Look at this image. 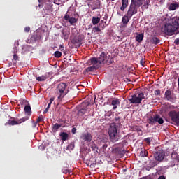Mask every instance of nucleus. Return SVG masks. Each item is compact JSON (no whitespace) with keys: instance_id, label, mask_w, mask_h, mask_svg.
I'll list each match as a JSON object with an SVG mask.
<instances>
[{"instance_id":"nucleus-1","label":"nucleus","mask_w":179,"mask_h":179,"mask_svg":"<svg viewBox=\"0 0 179 179\" xmlns=\"http://www.w3.org/2000/svg\"><path fill=\"white\" fill-rule=\"evenodd\" d=\"M162 31L166 35L171 36L174 34H178L179 32V17H173L164 23V26L162 27Z\"/></svg>"},{"instance_id":"nucleus-2","label":"nucleus","mask_w":179,"mask_h":179,"mask_svg":"<svg viewBox=\"0 0 179 179\" xmlns=\"http://www.w3.org/2000/svg\"><path fill=\"white\" fill-rule=\"evenodd\" d=\"M110 56L106 53V52H102L99 57H92L91 64L94 65V71L99 69L101 63H108Z\"/></svg>"},{"instance_id":"nucleus-3","label":"nucleus","mask_w":179,"mask_h":179,"mask_svg":"<svg viewBox=\"0 0 179 179\" xmlns=\"http://www.w3.org/2000/svg\"><path fill=\"white\" fill-rule=\"evenodd\" d=\"M166 110H169L168 115L173 122H175L179 126V110H177L178 106L175 105H166Z\"/></svg>"},{"instance_id":"nucleus-4","label":"nucleus","mask_w":179,"mask_h":179,"mask_svg":"<svg viewBox=\"0 0 179 179\" xmlns=\"http://www.w3.org/2000/svg\"><path fill=\"white\" fill-rule=\"evenodd\" d=\"M119 124L111 123L108 129V135L111 142H118L120 136L118 134Z\"/></svg>"},{"instance_id":"nucleus-5","label":"nucleus","mask_w":179,"mask_h":179,"mask_svg":"<svg viewBox=\"0 0 179 179\" xmlns=\"http://www.w3.org/2000/svg\"><path fill=\"white\" fill-rule=\"evenodd\" d=\"M56 92L58 95L57 100L59 101H62L63 98L69 92L67 84L66 83H59L56 87Z\"/></svg>"},{"instance_id":"nucleus-6","label":"nucleus","mask_w":179,"mask_h":179,"mask_svg":"<svg viewBox=\"0 0 179 179\" xmlns=\"http://www.w3.org/2000/svg\"><path fill=\"white\" fill-rule=\"evenodd\" d=\"M176 164V170H178V169H179V155H178V153H172L171 159L168 162L167 169L175 167Z\"/></svg>"},{"instance_id":"nucleus-7","label":"nucleus","mask_w":179,"mask_h":179,"mask_svg":"<svg viewBox=\"0 0 179 179\" xmlns=\"http://www.w3.org/2000/svg\"><path fill=\"white\" fill-rule=\"evenodd\" d=\"M145 99V94L143 92H138L131 95L129 98V101L131 103H141L142 99Z\"/></svg>"},{"instance_id":"nucleus-8","label":"nucleus","mask_w":179,"mask_h":179,"mask_svg":"<svg viewBox=\"0 0 179 179\" xmlns=\"http://www.w3.org/2000/svg\"><path fill=\"white\" fill-rule=\"evenodd\" d=\"M156 122H158L160 124L164 123V120L159 113H157L155 116H150L149 117V123L154 124L156 123Z\"/></svg>"},{"instance_id":"nucleus-9","label":"nucleus","mask_w":179,"mask_h":179,"mask_svg":"<svg viewBox=\"0 0 179 179\" xmlns=\"http://www.w3.org/2000/svg\"><path fill=\"white\" fill-rule=\"evenodd\" d=\"M154 157L157 162H162L163 160H164L165 152H164V150H158L154 154Z\"/></svg>"},{"instance_id":"nucleus-10","label":"nucleus","mask_w":179,"mask_h":179,"mask_svg":"<svg viewBox=\"0 0 179 179\" xmlns=\"http://www.w3.org/2000/svg\"><path fill=\"white\" fill-rule=\"evenodd\" d=\"M128 9H129V18L130 20L131 18H132L133 15H134V14H136L135 1L134 0H131Z\"/></svg>"},{"instance_id":"nucleus-11","label":"nucleus","mask_w":179,"mask_h":179,"mask_svg":"<svg viewBox=\"0 0 179 179\" xmlns=\"http://www.w3.org/2000/svg\"><path fill=\"white\" fill-rule=\"evenodd\" d=\"M81 141H83L84 142H92V136L91 133H89V131H85V133H82L80 136Z\"/></svg>"},{"instance_id":"nucleus-12","label":"nucleus","mask_w":179,"mask_h":179,"mask_svg":"<svg viewBox=\"0 0 179 179\" xmlns=\"http://www.w3.org/2000/svg\"><path fill=\"white\" fill-rule=\"evenodd\" d=\"M29 116H24V117H21V119H19L18 120H8L5 123L6 125L7 124H18L19 123H22V122H26V120H28Z\"/></svg>"},{"instance_id":"nucleus-13","label":"nucleus","mask_w":179,"mask_h":179,"mask_svg":"<svg viewBox=\"0 0 179 179\" xmlns=\"http://www.w3.org/2000/svg\"><path fill=\"white\" fill-rule=\"evenodd\" d=\"M71 43L76 46V48H80L82 45V38L79 36H76L71 41Z\"/></svg>"},{"instance_id":"nucleus-14","label":"nucleus","mask_w":179,"mask_h":179,"mask_svg":"<svg viewBox=\"0 0 179 179\" xmlns=\"http://www.w3.org/2000/svg\"><path fill=\"white\" fill-rule=\"evenodd\" d=\"M143 4V0H134L135 13L136 14L138 12V8Z\"/></svg>"},{"instance_id":"nucleus-15","label":"nucleus","mask_w":179,"mask_h":179,"mask_svg":"<svg viewBox=\"0 0 179 179\" xmlns=\"http://www.w3.org/2000/svg\"><path fill=\"white\" fill-rule=\"evenodd\" d=\"M121 99L119 98H115V99H112L111 105H113V109H117V106L120 105Z\"/></svg>"},{"instance_id":"nucleus-16","label":"nucleus","mask_w":179,"mask_h":179,"mask_svg":"<svg viewBox=\"0 0 179 179\" xmlns=\"http://www.w3.org/2000/svg\"><path fill=\"white\" fill-rule=\"evenodd\" d=\"M59 136H60L61 141H63V142H64V141H68L69 138V134H68L66 131H61L59 133Z\"/></svg>"},{"instance_id":"nucleus-17","label":"nucleus","mask_w":179,"mask_h":179,"mask_svg":"<svg viewBox=\"0 0 179 179\" xmlns=\"http://www.w3.org/2000/svg\"><path fill=\"white\" fill-rule=\"evenodd\" d=\"M164 96L167 101H173V99L171 90H166L165 91Z\"/></svg>"},{"instance_id":"nucleus-18","label":"nucleus","mask_w":179,"mask_h":179,"mask_svg":"<svg viewBox=\"0 0 179 179\" xmlns=\"http://www.w3.org/2000/svg\"><path fill=\"white\" fill-rule=\"evenodd\" d=\"M177 8H179V3H171L168 7L169 11H175Z\"/></svg>"},{"instance_id":"nucleus-19","label":"nucleus","mask_w":179,"mask_h":179,"mask_svg":"<svg viewBox=\"0 0 179 179\" xmlns=\"http://www.w3.org/2000/svg\"><path fill=\"white\" fill-rule=\"evenodd\" d=\"M129 13V8H128L126 15H124L122 19V23L124 24L125 25H127L130 21Z\"/></svg>"},{"instance_id":"nucleus-20","label":"nucleus","mask_w":179,"mask_h":179,"mask_svg":"<svg viewBox=\"0 0 179 179\" xmlns=\"http://www.w3.org/2000/svg\"><path fill=\"white\" fill-rule=\"evenodd\" d=\"M129 6V0H122V6L120 7L121 11H125Z\"/></svg>"},{"instance_id":"nucleus-21","label":"nucleus","mask_w":179,"mask_h":179,"mask_svg":"<svg viewBox=\"0 0 179 179\" xmlns=\"http://www.w3.org/2000/svg\"><path fill=\"white\" fill-rule=\"evenodd\" d=\"M24 110L27 115H31V106H30V105H26L24 108Z\"/></svg>"},{"instance_id":"nucleus-22","label":"nucleus","mask_w":179,"mask_h":179,"mask_svg":"<svg viewBox=\"0 0 179 179\" xmlns=\"http://www.w3.org/2000/svg\"><path fill=\"white\" fill-rule=\"evenodd\" d=\"M143 38H144V35L143 34H138L136 36V41H137V42H142V41H143Z\"/></svg>"},{"instance_id":"nucleus-23","label":"nucleus","mask_w":179,"mask_h":179,"mask_svg":"<svg viewBox=\"0 0 179 179\" xmlns=\"http://www.w3.org/2000/svg\"><path fill=\"white\" fill-rule=\"evenodd\" d=\"M62 124H59V123H55L52 126V131L53 132H57L58 129L61 128Z\"/></svg>"},{"instance_id":"nucleus-24","label":"nucleus","mask_w":179,"mask_h":179,"mask_svg":"<svg viewBox=\"0 0 179 179\" xmlns=\"http://www.w3.org/2000/svg\"><path fill=\"white\" fill-rule=\"evenodd\" d=\"M62 34L63 35L64 39H65V41H67L69 38V32L64 31V29H62Z\"/></svg>"},{"instance_id":"nucleus-25","label":"nucleus","mask_w":179,"mask_h":179,"mask_svg":"<svg viewBox=\"0 0 179 179\" xmlns=\"http://www.w3.org/2000/svg\"><path fill=\"white\" fill-rule=\"evenodd\" d=\"M92 22L94 25H96L100 22V18L99 17H92Z\"/></svg>"},{"instance_id":"nucleus-26","label":"nucleus","mask_w":179,"mask_h":179,"mask_svg":"<svg viewBox=\"0 0 179 179\" xmlns=\"http://www.w3.org/2000/svg\"><path fill=\"white\" fill-rule=\"evenodd\" d=\"M134 131H136L139 136H142V135H143V131L142 129H140V127H138V126H136V127H134Z\"/></svg>"},{"instance_id":"nucleus-27","label":"nucleus","mask_w":179,"mask_h":179,"mask_svg":"<svg viewBox=\"0 0 179 179\" xmlns=\"http://www.w3.org/2000/svg\"><path fill=\"white\" fill-rule=\"evenodd\" d=\"M17 52V49L15 48V49L14 50V55H13V60H15V62H17V60H18V59H19V56H18Z\"/></svg>"},{"instance_id":"nucleus-28","label":"nucleus","mask_w":179,"mask_h":179,"mask_svg":"<svg viewBox=\"0 0 179 179\" xmlns=\"http://www.w3.org/2000/svg\"><path fill=\"white\" fill-rule=\"evenodd\" d=\"M74 148H75L74 141H71V143H70V144H69V145L67 146V149L69 150H73Z\"/></svg>"},{"instance_id":"nucleus-29","label":"nucleus","mask_w":179,"mask_h":179,"mask_svg":"<svg viewBox=\"0 0 179 179\" xmlns=\"http://www.w3.org/2000/svg\"><path fill=\"white\" fill-rule=\"evenodd\" d=\"M48 77L47 76H41L38 77H36V80H38V81H45V80H47Z\"/></svg>"},{"instance_id":"nucleus-30","label":"nucleus","mask_w":179,"mask_h":179,"mask_svg":"<svg viewBox=\"0 0 179 179\" xmlns=\"http://www.w3.org/2000/svg\"><path fill=\"white\" fill-rule=\"evenodd\" d=\"M141 157H147L149 155L147 150H142L140 153Z\"/></svg>"},{"instance_id":"nucleus-31","label":"nucleus","mask_w":179,"mask_h":179,"mask_svg":"<svg viewBox=\"0 0 179 179\" xmlns=\"http://www.w3.org/2000/svg\"><path fill=\"white\" fill-rule=\"evenodd\" d=\"M152 43H155V45H157V43H159L160 39L157 38V36H154L152 39Z\"/></svg>"},{"instance_id":"nucleus-32","label":"nucleus","mask_w":179,"mask_h":179,"mask_svg":"<svg viewBox=\"0 0 179 179\" xmlns=\"http://www.w3.org/2000/svg\"><path fill=\"white\" fill-rule=\"evenodd\" d=\"M78 20L74 17H70L69 23L73 25L76 22H77Z\"/></svg>"},{"instance_id":"nucleus-33","label":"nucleus","mask_w":179,"mask_h":179,"mask_svg":"<svg viewBox=\"0 0 179 179\" xmlns=\"http://www.w3.org/2000/svg\"><path fill=\"white\" fill-rule=\"evenodd\" d=\"M85 71H87V73L94 71V64H92V66H90V67H87V69H85Z\"/></svg>"},{"instance_id":"nucleus-34","label":"nucleus","mask_w":179,"mask_h":179,"mask_svg":"<svg viewBox=\"0 0 179 179\" xmlns=\"http://www.w3.org/2000/svg\"><path fill=\"white\" fill-rule=\"evenodd\" d=\"M158 163L157 161H153V162H150V166L151 167H156V166H157Z\"/></svg>"},{"instance_id":"nucleus-35","label":"nucleus","mask_w":179,"mask_h":179,"mask_svg":"<svg viewBox=\"0 0 179 179\" xmlns=\"http://www.w3.org/2000/svg\"><path fill=\"white\" fill-rule=\"evenodd\" d=\"M62 53V52H59V50H56V52H55V57H61Z\"/></svg>"},{"instance_id":"nucleus-36","label":"nucleus","mask_w":179,"mask_h":179,"mask_svg":"<svg viewBox=\"0 0 179 179\" xmlns=\"http://www.w3.org/2000/svg\"><path fill=\"white\" fill-rule=\"evenodd\" d=\"M87 110V108H81V109H80L79 110V113H81V115H84L85 113H86Z\"/></svg>"},{"instance_id":"nucleus-37","label":"nucleus","mask_w":179,"mask_h":179,"mask_svg":"<svg viewBox=\"0 0 179 179\" xmlns=\"http://www.w3.org/2000/svg\"><path fill=\"white\" fill-rule=\"evenodd\" d=\"M64 18V20H65L66 21H69V22L70 15H69V14H68V13H66L65 14Z\"/></svg>"},{"instance_id":"nucleus-38","label":"nucleus","mask_w":179,"mask_h":179,"mask_svg":"<svg viewBox=\"0 0 179 179\" xmlns=\"http://www.w3.org/2000/svg\"><path fill=\"white\" fill-rule=\"evenodd\" d=\"M94 29V32H101V28H99V27H93Z\"/></svg>"},{"instance_id":"nucleus-39","label":"nucleus","mask_w":179,"mask_h":179,"mask_svg":"<svg viewBox=\"0 0 179 179\" xmlns=\"http://www.w3.org/2000/svg\"><path fill=\"white\" fill-rule=\"evenodd\" d=\"M62 171L64 174H68V173L71 172V170H69L68 169H62Z\"/></svg>"},{"instance_id":"nucleus-40","label":"nucleus","mask_w":179,"mask_h":179,"mask_svg":"<svg viewBox=\"0 0 179 179\" xmlns=\"http://www.w3.org/2000/svg\"><path fill=\"white\" fill-rule=\"evenodd\" d=\"M145 60L144 57H141V60H140V64H141V66H145Z\"/></svg>"},{"instance_id":"nucleus-41","label":"nucleus","mask_w":179,"mask_h":179,"mask_svg":"<svg viewBox=\"0 0 179 179\" xmlns=\"http://www.w3.org/2000/svg\"><path fill=\"white\" fill-rule=\"evenodd\" d=\"M41 120H43V115H41L40 116H38V117H37V123L41 122Z\"/></svg>"},{"instance_id":"nucleus-42","label":"nucleus","mask_w":179,"mask_h":179,"mask_svg":"<svg viewBox=\"0 0 179 179\" xmlns=\"http://www.w3.org/2000/svg\"><path fill=\"white\" fill-rule=\"evenodd\" d=\"M154 92H155V95H160L161 90H155Z\"/></svg>"},{"instance_id":"nucleus-43","label":"nucleus","mask_w":179,"mask_h":179,"mask_svg":"<svg viewBox=\"0 0 179 179\" xmlns=\"http://www.w3.org/2000/svg\"><path fill=\"white\" fill-rule=\"evenodd\" d=\"M32 123H33V128H36V126H37V119H36V121L34 122V120H32Z\"/></svg>"},{"instance_id":"nucleus-44","label":"nucleus","mask_w":179,"mask_h":179,"mask_svg":"<svg viewBox=\"0 0 179 179\" xmlns=\"http://www.w3.org/2000/svg\"><path fill=\"white\" fill-rule=\"evenodd\" d=\"M76 131H77L76 127H73L71 130V133L73 134V135H75V134H76Z\"/></svg>"},{"instance_id":"nucleus-45","label":"nucleus","mask_w":179,"mask_h":179,"mask_svg":"<svg viewBox=\"0 0 179 179\" xmlns=\"http://www.w3.org/2000/svg\"><path fill=\"white\" fill-rule=\"evenodd\" d=\"M145 142H147V143H150V142H151L150 137H146L145 138Z\"/></svg>"},{"instance_id":"nucleus-46","label":"nucleus","mask_w":179,"mask_h":179,"mask_svg":"<svg viewBox=\"0 0 179 179\" xmlns=\"http://www.w3.org/2000/svg\"><path fill=\"white\" fill-rule=\"evenodd\" d=\"M174 43L175 45H179V38H177L176 39H175Z\"/></svg>"},{"instance_id":"nucleus-47","label":"nucleus","mask_w":179,"mask_h":179,"mask_svg":"<svg viewBox=\"0 0 179 179\" xmlns=\"http://www.w3.org/2000/svg\"><path fill=\"white\" fill-rule=\"evenodd\" d=\"M30 31V27H25L24 31L25 32H29Z\"/></svg>"},{"instance_id":"nucleus-48","label":"nucleus","mask_w":179,"mask_h":179,"mask_svg":"<svg viewBox=\"0 0 179 179\" xmlns=\"http://www.w3.org/2000/svg\"><path fill=\"white\" fill-rule=\"evenodd\" d=\"M49 110V108H48V106L45 108V109L43 110V113H47V112H48Z\"/></svg>"},{"instance_id":"nucleus-49","label":"nucleus","mask_w":179,"mask_h":179,"mask_svg":"<svg viewBox=\"0 0 179 179\" xmlns=\"http://www.w3.org/2000/svg\"><path fill=\"white\" fill-rule=\"evenodd\" d=\"M54 100H55V96H52L51 98H50V105L52 103Z\"/></svg>"},{"instance_id":"nucleus-50","label":"nucleus","mask_w":179,"mask_h":179,"mask_svg":"<svg viewBox=\"0 0 179 179\" xmlns=\"http://www.w3.org/2000/svg\"><path fill=\"white\" fill-rule=\"evenodd\" d=\"M144 8H149V3H145L144 5H143Z\"/></svg>"},{"instance_id":"nucleus-51","label":"nucleus","mask_w":179,"mask_h":179,"mask_svg":"<svg viewBox=\"0 0 179 179\" xmlns=\"http://www.w3.org/2000/svg\"><path fill=\"white\" fill-rule=\"evenodd\" d=\"M92 150H96V149H97V147L96 145H95V144H93V145H92Z\"/></svg>"},{"instance_id":"nucleus-52","label":"nucleus","mask_w":179,"mask_h":179,"mask_svg":"<svg viewBox=\"0 0 179 179\" xmlns=\"http://www.w3.org/2000/svg\"><path fill=\"white\" fill-rule=\"evenodd\" d=\"M158 179H166L165 176H160Z\"/></svg>"},{"instance_id":"nucleus-53","label":"nucleus","mask_w":179,"mask_h":179,"mask_svg":"<svg viewBox=\"0 0 179 179\" xmlns=\"http://www.w3.org/2000/svg\"><path fill=\"white\" fill-rule=\"evenodd\" d=\"M115 120H116V121L120 120V116H116L115 117Z\"/></svg>"},{"instance_id":"nucleus-54","label":"nucleus","mask_w":179,"mask_h":179,"mask_svg":"<svg viewBox=\"0 0 179 179\" xmlns=\"http://www.w3.org/2000/svg\"><path fill=\"white\" fill-rule=\"evenodd\" d=\"M59 49H60V50H64V46H63V45H61L59 46Z\"/></svg>"},{"instance_id":"nucleus-55","label":"nucleus","mask_w":179,"mask_h":179,"mask_svg":"<svg viewBox=\"0 0 179 179\" xmlns=\"http://www.w3.org/2000/svg\"><path fill=\"white\" fill-rule=\"evenodd\" d=\"M48 109H50V106H51V103H50V102H49V103H48Z\"/></svg>"},{"instance_id":"nucleus-56","label":"nucleus","mask_w":179,"mask_h":179,"mask_svg":"<svg viewBox=\"0 0 179 179\" xmlns=\"http://www.w3.org/2000/svg\"><path fill=\"white\" fill-rule=\"evenodd\" d=\"M165 1H166V0H159V2L162 3H163L165 2Z\"/></svg>"},{"instance_id":"nucleus-57","label":"nucleus","mask_w":179,"mask_h":179,"mask_svg":"<svg viewBox=\"0 0 179 179\" xmlns=\"http://www.w3.org/2000/svg\"><path fill=\"white\" fill-rule=\"evenodd\" d=\"M128 32L130 34L132 32V29H128Z\"/></svg>"},{"instance_id":"nucleus-58","label":"nucleus","mask_w":179,"mask_h":179,"mask_svg":"<svg viewBox=\"0 0 179 179\" xmlns=\"http://www.w3.org/2000/svg\"><path fill=\"white\" fill-rule=\"evenodd\" d=\"M12 64H13V62H10L8 63V66H12Z\"/></svg>"},{"instance_id":"nucleus-59","label":"nucleus","mask_w":179,"mask_h":179,"mask_svg":"<svg viewBox=\"0 0 179 179\" xmlns=\"http://www.w3.org/2000/svg\"><path fill=\"white\" fill-rule=\"evenodd\" d=\"M39 3H43V1H44V0H38Z\"/></svg>"},{"instance_id":"nucleus-60","label":"nucleus","mask_w":179,"mask_h":179,"mask_svg":"<svg viewBox=\"0 0 179 179\" xmlns=\"http://www.w3.org/2000/svg\"><path fill=\"white\" fill-rule=\"evenodd\" d=\"M178 84L179 85V77H178Z\"/></svg>"},{"instance_id":"nucleus-61","label":"nucleus","mask_w":179,"mask_h":179,"mask_svg":"<svg viewBox=\"0 0 179 179\" xmlns=\"http://www.w3.org/2000/svg\"><path fill=\"white\" fill-rule=\"evenodd\" d=\"M87 1H92V0H87Z\"/></svg>"},{"instance_id":"nucleus-62","label":"nucleus","mask_w":179,"mask_h":179,"mask_svg":"<svg viewBox=\"0 0 179 179\" xmlns=\"http://www.w3.org/2000/svg\"><path fill=\"white\" fill-rule=\"evenodd\" d=\"M117 14H120V13L117 11Z\"/></svg>"},{"instance_id":"nucleus-63","label":"nucleus","mask_w":179,"mask_h":179,"mask_svg":"<svg viewBox=\"0 0 179 179\" xmlns=\"http://www.w3.org/2000/svg\"><path fill=\"white\" fill-rule=\"evenodd\" d=\"M141 179H142V178H141ZM145 179H148V178H145Z\"/></svg>"},{"instance_id":"nucleus-64","label":"nucleus","mask_w":179,"mask_h":179,"mask_svg":"<svg viewBox=\"0 0 179 179\" xmlns=\"http://www.w3.org/2000/svg\"><path fill=\"white\" fill-rule=\"evenodd\" d=\"M178 90H179V85H178Z\"/></svg>"}]
</instances>
